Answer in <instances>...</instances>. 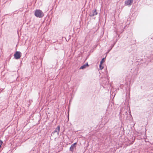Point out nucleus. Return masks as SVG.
Masks as SVG:
<instances>
[{"instance_id": "9d476101", "label": "nucleus", "mask_w": 153, "mask_h": 153, "mask_svg": "<svg viewBox=\"0 0 153 153\" xmlns=\"http://www.w3.org/2000/svg\"><path fill=\"white\" fill-rule=\"evenodd\" d=\"M2 144V142L1 140H0V148L1 147V145Z\"/></svg>"}, {"instance_id": "1a4fd4ad", "label": "nucleus", "mask_w": 153, "mask_h": 153, "mask_svg": "<svg viewBox=\"0 0 153 153\" xmlns=\"http://www.w3.org/2000/svg\"><path fill=\"white\" fill-rule=\"evenodd\" d=\"M104 59H105L104 58H103L102 59L101 61V62H100V64H102V63H103V62L104 61Z\"/></svg>"}, {"instance_id": "39448f33", "label": "nucleus", "mask_w": 153, "mask_h": 153, "mask_svg": "<svg viewBox=\"0 0 153 153\" xmlns=\"http://www.w3.org/2000/svg\"><path fill=\"white\" fill-rule=\"evenodd\" d=\"M60 130V126H58L57 128H56L55 130L54 131V133H56L58 135H59V132Z\"/></svg>"}, {"instance_id": "423d86ee", "label": "nucleus", "mask_w": 153, "mask_h": 153, "mask_svg": "<svg viewBox=\"0 0 153 153\" xmlns=\"http://www.w3.org/2000/svg\"><path fill=\"white\" fill-rule=\"evenodd\" d=\"M88 66V63H87L86 64L84 65L81 66L80 67V69H83L85 68H86V66Z\"/></svg>"}, {"instance_id": "6e6552de", "label": "nucleus", "mask_w": 153, "mask_h": 153, "mask_svg": "<svg viewBox=\"0 0 153 153\" xmlns=\"http://www.w3.org/2000/svg\"><path fill=\"white\" fill-rule=\"evenodd\" d=\"M74 148V146H71L70 148V151H73Z\"/></svg>"}, {"instance_id": "f257e3e1", "label": "nucleus", "mask_w": 153, "mask_h": 153, "mask_svg": "<svg viewBox=\"0 0 153 153\" xmlns=\"http://www.w3.org/2000/svg\"><path fill=\"white\" fill-rule=\"evenodd\" d=\"M34 15L38 18H42L44 16V14L42 11L40 10H36L35 11Z\"/></svg>"}, {"instance_id": "9b49d317", "label": "nucleus", "mask_w": 153, "mask_h": 153, "mask_svg": "<svg viewBox=\"0 0 153 153\" xmlns=\"http://www.w3.org/2000/svg\"><path fill=\"white\" fill-rule=\"evenodd\" d=\"M76 144V143H74L73 145H72V146H74V148L75 147V145Z\"/></svg>"}, {"instance_id": "7ed1b4c3", "label": "nucleus", "mask_w": 153, "mask_h": 153, "mask_svg": "<svg viewBox=\"0 0 153 153\" xmlns=\"http://www.w3.org/2000/svg\"><path fill=\"white\" fill-rule=\"evenodd\" d=\"M133 0H127L125 2V4L126 5L130 6L131 5L133 2Z\"/></svg>"}, {"instance_id": "0eeeda50", "label": "nucleus", "mask_w": 153, "mask_h": 153, "mask_svg": "<svg viewBox=\"0 0 153 153\" xmlns=\"http://www.w3.org/2000/svg\"><path fill=\"white\" fill-rule=\"evenodd\" d=\"M102 64H100V70H102L103 68V67L102 66Z\"/></svg>"}, {"instance_id": "20e7f679", "label": "nucleus", "mask_w": 153, "mask_h": 153, "mask_svg": "<svg viewBox=\"0 0 153 153\" xmlns=\"http://www.w3.org/2000/svg\"><path fill=\"white\" fill-rule=\"evenodd\" d=\"M97 12L96 10L95 9L93 10L90 13V15L91 16H93L95 15H97Z\"/></svg>"}, {"instance_id": "f03ea898", "label": "nucleus", "mask_w": 153, "mask_h": 153, "mask_svg": "<svg viewBox=\"0 0 153 153\" xmlns=\"http://www.w3.org/2000/svg\"><path fill=\"white\" fill-rule=\"evenodd\" d=\"M14 56L16 59H18L21 57V53L20 52L16 51Z\"/></svg>"}]
</instances>
